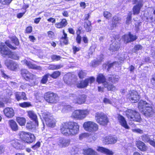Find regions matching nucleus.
<instances>
[{
    "label": "nucleus",
    "mask_w": 155,
    "mask_h": 155,
    "mask_svg": "<svg viewBox=\"0 0 155 155\" xmlns=\"http://www.w3.org/2000/svg\"><path fill=\"white\" fill-rule=\"evenodd\" d=\"M141 139L145 142H149L150 140V137L147 135H143L141 136Z\"/></svg>",
    "instance_id": "nucleus-44"
},
{
    "label": "nucleus",
    "mask_w": 155,
    "mask_h": 155,
    "mask_svg": "<svg viewBox=\"0 0 155 155\" xmlns=\"http://www.w3.org/2000/svg\"><path fill=\"white\" fill-rule=\"evenodd\" d=\"M120 46L119 42L115 40L110 45L109 50L111 52H115L118 50L120 48Z\"/></svg>",
    "instance_id": "nucleus-22"
},
{
    "label": "nucleus",
    "mask_w": 155,
    "mask_h": 155,
    "mask_svg": "<svg viewBox=\"0 0 155 155\" xmlns=\"http://www.w3.org/2000/svg\"><path fill=\"white\" fill-rule=\"evenodd\" d=\"M80 110L74 111L72 113V117L75 118L80 120Z\"/></svg>",
    "instance_id": "nucleus-37"
},
{
    "label": "nucleus",
    "mask_w": 155,
    "mask_h": 155,
    "mask_svg": "<svg viewBox=\"0 0 155 155\" xmlns=\"http://www.w3.org/2000/svg\"><path fill=\"white\" fill-rule=\"evenodd\" d=\"M142 46L140 45H137L135 46L133 49V51L134 52H135V51H134V50H135V51H139L140 50H141L142 48Z\"/></svg>",
    "instance_id": "nucleus-51"
},
{
    "label": "nucleus",
    "mask_w": 155,
    "mask_h": 155,
    "mask_svg": "<svg viewBox=\"0 0 155 155\" xmlns=\"http://www.w3.org/2000/svg\"><path fill=\"white\" fill-rule=\"evenodd\" d=\"M23 62L29 68L38 70L41 69V68L40 66L36 65L35 64H32L30 61H28L26 60H24L23 61Z\"/></svg>",
    "instance_id": "nucleus-23"
},
{
    "label": "nucleus",
    "mask_w": 155,
    "mask_h": 155,
    "mask_svg": "<svg viewBox=\"0 0 155 155\" xmlns=\"http://www.w3.org/2000/svg\"><path fill=\"white\" fill-rule=\"evenodd\" d=\"M67 22L65 19H62L60 22L57 23L55 24V27L58 28H61L65 27L67 25Z\"/></svg>",
    "instance_id": "nucleus-31"
},
{
    "label": "nucleus",
    "mask_w": 155,
    "mask_h": 155,
    "mask_svg": "<svg viewBox=\"0 0 155 155\" xmlns=\"http://www.w3.org/2000/svg\"><path fill=\"white\" fill-rule=\"evenodd\" d=\"M35 78V75H34L33 74L30 73L29 71L27 74L26 75V76L25 77V79L26 80H32L34 79Z\"/></svg>",
    "instance_id": "nucleus-42"
},
{
    "label": "nucleus",
    "mask_w": 155,
    "mask_h": 155,
    "mask_svg": "<svg viewBox=\"0 0 155 155\" xmlns=\"http://www.w3.org/2000/svg\"><path fill=\"white\" fill-rule=\"evenodd\" d=\"M95 80V78L93 77L87 78L84 81H81L80 83L77 84V87L79 88H83L86 87L90 83L91 84L93 83Z\"/></svg>",
    "instance_id": "nucleus-14"
},
{
    "label": "nucleus",
    "mask_w": 155,
    "mask_h": 155,
    "mask_svg": "<svg viewBox=\"0 0 155 155\" xmlns=\"http://www.w3.org/2000/svg\"><path fill=\"white\" fill-rule=\"evenodd\" d=\"M11 39L13 43H14L16 45H18L19 44V41L18 38L15 36L12 37Z\"/></svg>",
    "instance_id": "nucleus-47"
},
{
    "label": "nucleus",
    "mask_w": 155,
    "mask_h": 155,
    "mask_svg": "<svg viewBox=\"0 0 155 155\" xmlns=\"http://www.w3.org/2000/svg\"><path fill=\"white\" fill-rule=\"evenodd\" d=\"M12 0H1V2L3 5L9 4Z\"/></svg>",
    "instance_id": "nucleus-56"
},
{
    "label": "nucleus",
    "mask_w": 155,
    "mask_h": 155,
    "mask_svg": "<svg viewBox=\"0 0 155 155\" xmlns=\"http://www.w3.org/2000/svg\"><path fill=\"white\" fill-rule=\"evenodd\" d=\"M127 97L133 103L137 102L140 99L139 96L137 92L134 90L129 92Z\"/></svg>",
    "instance_id": "nucleus-13"
},
{
    "label": "nucleus",
    "mask_w": 155,
    "mask_h": 155,
    "mask_svg": "<svg viewBox=\"0 0 155 155\" xmlns=\"http://www.w3.org/2000/svg\"><path fill=\"white\" fill-rule=\"evenodd\" d=\"M48 36L50 38H53L54 36V34L51 31H49L48 32Z\"/></svg>",
    "instance_id": "nucleus-62"
},
{
    "label": "nucleus",
    "mask_w": 155,
    "mask_h": 155,
    "mask_svg": "<svg viewBox=\"0 0 155 155\" xmlns=\"http://www.w3.org/2000/svg\"><path fill=\"white\" fill-rule=\"evenodd\" d=\"M138 107L140 111L147 117H152L154 114L151 105L145 101L140 100L138 104Z\"/></svg>",
    "instance_id": "nucleus-2"
},
{
    "label": "nucleus",
    "mask_w": 155,
    "mask_h": 155,
    "mask_svg": "<svg viewBox=\"0 0 155 155\" xmlns=\"http://www.w3.org/2000/svg\"><path fill=\"white\" fill-rule=\"evenodd\" d=\"M61 74L60 72L59 71H56L54 72L53 73L50 74V76L53 78H56L59 77Z\"/></svg>",
    "instance_id": "nucleus-41"
},
{
    "label": "nucleus",
    "mask_w": 155,
    "mask_h": 155,
    "mask_svg": "<svg viewBox=\"0 0 155 155\" xmlns=\"http://www.w3.org/2000/svg\"><path fill=\"white\" fill-rule=\"evenodd\" d=\"M136 144L137 147L142 151H145L147 149V147L145 144L140 141H137Z\"/></svg>",
    "instance_id": "nucleus-27"
},
{
    "label": "nucleus",
    "mask_w": 155,
    "mask_h": 155,
    "mask_svg": "<svg viewBox=\"0 0 155 155\" xmlns=\"http://www.w3.org/2000/svg\"><path fill=\"white\" fill-rule=\"evenodd\" d=\"M84 27L87 32L91 31V23L89 20H87L84 23Z\"/></svg>",
    "instance_id": "nucleus-32"
},
{
    "label": "nucleus",
    "mask_w": 155,
    "mask_h": 155,
    "mask_svg": "<svg viewBox=\"0 0 155 155\" xmlns=\"http://www.w3.org/2000/svg\"><path fill=\"white\" fill-rule=\"evenodd\" d=\"M80 120L83 119L85 118L89 113L88 111L87 110H80Z\"/></svg>",
    "instance_id": "nucleus-33"
},
{
    "label": "nucleus",
    "mask_w": 155,
    "mask_h": 155,
    "mask_svg": "<svg viewBox=\"0 0 155 155\" xmlns=\"http://www.w3.org/2000/svg\"><path fill=\"white\" fill-rule=\"evenodd\" d=\"M102 56L99 57L97 60H94L92 61L91 65L93 67H95L100 64L103 59Z\"/></svg>",
    "instance_id": "nucleus-30"
},
{
    "label": "nucleus",
    "mask_w": 155,
    "mask_h": 155,
    "mask_svg": "<svg viewBox=\"0 0 155 155\" xmlns=\"http://www.w3.org/2000/svg\"><path fill=\"white\" fill-rule=\"evenodd\" d=\"M125 113L127 117L130 120L139 122L141 120L140 114L135 110L127 109Z\"/></svg>",
    "instance_id": "nucleus-4"
},
{
    "label": "nucleus",
    "mask_w": 155,
    "mask_h": 155,
    "mask_svg": "<svg viewBox=\"0 0 155 155\" xmlns=\"http://www.w3.org/2000/svg\"><path fill=\"white\" fill-rule=\"evenodd\" d=\"M122 38L124 42L127 43L136 40L137 38V37L136 35H134L131 34L130 33H129L128 35H124Z\"/></svg>",
    "instance_id": "nucleus-20"
},
{
    "label": "nucleus",
    "mask_w": 155,
    "mask_h": 155,
    "mask_svg": "<svg viewBox=\"0 0 155 155\" xmlns=\"http://www.w3.org/2000/svg\"><path fill=\"white\" fill-rule=\"evenodd\" d=\"M133 131L140 134H142L143 131L140 129H135L132 130Z\"/></svg>",
    "instance_id": "nucleus-61"
},
{
    "label": "nucleus",
    "mask_w": 155,
    "mask_h": 155,
    "mask_svg": "<svg viewBox=\"0 0 155 155\" xmlns=\"http://www.w3.org/2000/svg\"><path fill=\"white\" fill-rule=\"evenodd\" d=\"M31 105L30 103L28 102H24L23 103L19 104V105L22 107H29Z\"/></svg>",
    "instance_id": "nucleus-49"
},
{
    "label": "nucleus",
    "mask_w": 155,
    "mask_h": 155,
    "mask_svg": "<svg viewBox=\"0 0 155 155\" xmlns=\"http://www.w3.org/2000/svg\"><path fill=\"white\" fill-rule=\"evenodd\" d=\"M70 97L74 103L81 104L85 102L86 96L84 94H71Z\"/></svg>",
    "instance_id": "nucleus-9"
},
{
    "label": "nucleus",
    "mask_w": 155,
    "mask_h": 155,
    "mask_svg": "<svg viewBox=\"0 0 155 155\" xmlns=\"http://www.w3.org/2000/svg\"><path fill=\"white\" fill-rule=\"evenodd\" d=\"M131 15L132 13L131 12L128 15L127 17V20L126 21V23L127 24H130V21L131 19Z\"/></svg>",
    "instance_id": "nucleus-54"
},
{
    "label": "nucleus",
    "mask_w": 155,
    "mask_h": 155,
    "mask_svg": "<svg viewBox=\"0 0 155 155\" xmlns=\"http://www.w3.org/2000/svg\"><path fill=\"white\" fill-rule=\"evenodd\" d=\"M28 116L31 120L35 121V124L38 126V121L37 115L35 112L32 110H30L27 112Z\"/></svg>",
    "instance_id": "nucleus-24"
},
{
    "label": "nucleus",
    "mask_w": 155,
    "mask_h": 155,
    "mask_svg": "<svg viewBox=\"0 0 155 155\" xmlns=\"http://www.w3.org/2000/svg\"><path fill=\"white\" fill-rule=\"evenodd\" d=\"M32 31V28L31 26H28L27 28L26 29V32L28 33H29L31 32Z\"/></svg>",
    "instance_id": "nucleus-63"
},
{
    "label": "nucleus",
    "mask_w": 155,
    "mask_h": 155,
    "mask_svg": "<svg viewBox=\"0 0 155 155\" xmlns=\"http://www.w3.org/2000/svg\"><path fill=\"white\" fill-rule=\"evenodd\" d=\"M152 84L154 87H155V74L151 80Z\"/></svg>",
    "instance_id": "nucleus-64"
},
{
    "label": "nucleus",
    "mask_w": 155,
    "mask_h": 155,
    "mask_svg": "<svg viewBox=\"0 0 155 155\" xmlns=\"http://www.w3.org/2000/svg\"><path fill=\"white\" fill-rule=\"evenodd\" d=\"M1 53L4 57L7 56L8 57L15 60H18L19 56L16 53L12 52L6 47L4 43H2L0 45Z\"/></svg>",
    "instance_id": "nucleus-3"
},
{
    "label": "nucleus",
    "mask_w": 155,
    "mask_h": 155,
    "mask_svg": "<svg viewBox=\"0 0 155 155\" xmlns=\"http://www.w3.org/2000/svg\"><path fill=\"white\" fill-rule=\"evenodd\" d=\"M86 74L85 71H81L78 73V76L81 78H83L86 75Z\"/></svg>",
    "instance_id": "nucleus-52"
},
{
    "label": "nucleus",
    "mask_w": 155,
    "mask_h": 155,
    "mask_svg": "<svg viewBox=\"0 0 155 155\" xmlns=\"http://www.w3.org/2000/svg\"><path fill=\"white\" fill-rule=\"evenodd\" d=\"M147 19L149 21H150L151 22L155 21V15H150L147 18Z\"/></svg>",
    "instance_id": "nucleus-58"
},
{
    "label": "nucleus",
    "mask_w": 155,
    "mask_h": 155,
    "mask_svg": "<svg viewBox=\"0 0 155 155\" xmlns=\"http://www.w3.org/2000/svg\"><path fill=\"white\" fill-rule=\"evenodd\" d=\"M12 145L17 149H22L24 146L20 144L18 142V140H14L11 141Z\"/></svg>",
    "instance_id": "nucleus-29"
},
{
    "label": "nucleus",
    "mask_w": 155,
    "mask_h": 155,
    "mask_svg": "<svg viewBox=\"0 0 155 155\" xmlns=\"http://www.w3.org/2000/svg\"><path fill=\"white\" fill-rule=\"evenodd\" d=\"M83 127L85 130L89 132H94L98 129V126L93 121H88L84 123Z\"/></svg>",
    "instance_id": "nucleus-8"
},
{
    "label": "nucleus",
    "mask_w": 155,
    "mask_h": 155,
    "mask_svg": "<svg viewBox=\"0 0 155 155\" xmlns=\"http://www.w3.org/2000/svg\"><path fill=\"white\" fill-rule=\"evenodd\" d=\"M117 140V137H113L111 136H108L106 137L104 140V143L106 144L114 143Z\"/></svg>",
    "instance_id": "nucleus-25"
},
{
    "label": "nucleus",
    "mask_w": 155,
    "mask_h": 155,
    "mask_svg": "<svg viewBox=\"0 0 155 155\" xmlns=\"http://www.w3.org/2000/svg\"><path fill=\"white\" fill-rule=\"evenodd\" d=\"M63 67V65L61 64H52L49 66L48 68L49 69L51 70H57Z\"/></svg>",
    "instance_id": "nucleus-40"
},
{
    "label": "nucleus",
    "mask_w": 155,
    "mask_h": 155,
    "mask_svg": "<svg viewBox=\"0 0 155 155\" xmlns=\"http://www.w3.org/2000/svg\"><path fill=\"white\" fill-rule=\"evenodd\" d=\"M71 107L69 105H67L65 106L63 109V111H65L66 110H71Z\"/></svg>",
    "instance_id": "nucleus-60"
},
{
    "label": "nucleus",
    "mask_w": 155,
    "mask_h": 155,
    "mask_svg": "<svg viewBox=\"0 0 155 155\" xmlns=\"http://www.w3.org/2000/svg\"><path fill=\"white\" fill-rule=\"evenodd\" d=\"M121 21V18L117 16H114L112 19V23L110 29L112 30L118 26V24H120Z\"/></svg>",
    "instance_id": "nucleus-18"
},
{
    "label": "nucleus",
    "mask_w": 155,
    "mask_h": 155,
    "mask_svg": "<svg viewBox=\"0 0 155 155\" xmlns=\"http://www.w3.org/2000/svg\"><path fill=\"white\" fill-rule=\"evenodd\" d=\"M16 120L18 123L21 126H24L25 125L26 120L24 117H17Z\"/></svg>",
    "instance_id": "nucleus-38"
},
{
    "label": "nucleus",
    "mask_w": 155,
    "mask_h": 155,
    "mask_svg": "<svg viewBox=\"0 0 155 155\" xmlns=\"http://www.w3.org/2000/svg\"><path fill=\"white\" fill-rule=\"evenodd\" d=\"M36 126H37L36 124H35V125H34L33 124L32 122H30L27 123L26 125V127L28 129H31L35 127Z\"/></svg>",
    "instance_id": "nucleus-45"
},
{
    "label": "nucleus",
    "mask_w": 155,
    "mask_h": 155,
    "mask_svg": "<svg viewBox=\"0 0 155 155\" xmlns=\"http://www.w3.org/2000/svg\"><path fill=\"white\" fill-rule=\"evenodd\" d=\"M117 118L118 122L121 126L126 129H130V127L127 125V121L123 116L120 114H118Z\"/></svg>",
    "instance_id": "nucleus-17"
},
{
    "label": "nucleus",
    "mask_w": 155,
    "mask_h": 155,
    "mask_svg": "<svg viewBox=\"0 0 155 155\" xmlns=\"http://www.w3.org/2000/svg\"><path fill=\"white\" fill-rule=\"evenodd\" d=\"M119 64L118 63V62L115 61L113 63L107 64H104V67H105V68H107L108 71H109L111 68L114 65L116 66H117Z\"/></svg>",
    "instance_id": "nucleus-35"
},
{
    "label": "nucleus",
    "mask_w": 155,
    "mask_h": 155,
    "mask_svg": "<svg viewBox=\"0 0 155 155\" xmlns=\"http://www.w3.org/2000/svg\"><path fill=\"white\" fill-rule=\"evenodd\" d=\"M119 77L117 75H113L111 77H109L108 80L109 81H111L113 83H115L117 82L119 79Z\"/></svg>",
    "instance_id": "nucleus-34"
},
{
    "label": "nucleus",
    "mask_w": 155,
    "mask_h": 155,
    "mask_svg": "<svg viewBox=\"0 0 155 155\" xmlns=\"http://www.w3.org/2000/svg\"><path fill=\"white\" fill-rule=\"evenodd\" d=\"M19 134L20 138L25 142V141L30 142L29 140L27 139V138H28V137H31V139L32 140L34 138V135L30 133L21 131L20 132Z\"/></svg>",
    "instance_id": "nucleus-15"
},
{
    "label": "nucleus",
    "mask_w": 155,
    "mask_h": 155,
    "mask_svg": "<svg viewBox=\"0 0 155 155\" xmlns=\"http://www.w3.org/2000/svg\"><path fill=\"white\" fill-rule=\"evenodd\" d=\"M3 112L5 115L9 118L12 117L15 114L14 110L11 107H8L5 108L3 110Z\"/></svg>",
    "instance_id": "nucleus-19"
},
{
    "label": "nucleus",
    "mask_w": 155,
    "mask_h": 155,
    "mask_svg": "<svg viewBox=\"0 0 155 155\" xmlns=\"http://www.w3.org/2000/svg\"><path fill=\"white\" fill-rule=\"evenodd\" d=\"M96 150L99 152L109 155H113L114 154L112 151L102 147L97 146Z\"/></svg>",
    "instance_id": "nucleus-21"
},
{
    "label": "nucleus",
    "mask_w": 155,
    "mask_h": 155,
    "mask_svg": "<svg viewBox=\"0 0 155 155\" xmlns=\"http://www.w3.org/2000/svg\"><path fill=\"white\" fill-rule=\"evenodd\" d=\"M28 71L26 69H21V74L25 79V77L26 76Z\"/></svg>",
    "instance_id": "nucleus-48"
},
{
    "label": "nucleus",
    "mask_w": 155,
    "mask_h": 155,
    "mask_svg": "<svg viewBox=\"0 0 155 155\" xmlns=\"http://www.w3.org/2000/svg\"><path fill=\"white\" fill-rule=\"evenodd\" d=\"M63 35L61 39V41L63 42L65 45H67L68 43V38L67 36V34L64 33V31L63 32Z\"/></svg>",
    "instance_id": "nucleus-39"
},
{
    "label": "nucleus",
    "mask_w": 155,
    "mask_h": 155,
    "mask_svg": "<svg viewBox=\"0 0 155 155\" xmlns=\"http://www.w3.org/2000/svg\"><path fill=\"white\" fill-rule=\"evenodd\" d=\"M5 44L8 46L9 48H11V49H15L16 48V47H14L12 46L11 45L10 43V42L9 41H7L5 42Z\"/></svg>",
    "instance_id": "nucleus-57"
},
{
    "label": "nucleus",
    "mask_w": 155,
    "mask_h": 155,
    "mask_svg": "<svg viewBox=\"0 0 155 155\" xmlns=\"http://www.w3.org/2000/svg\"><path fill=\"white\" fill-rule=\"evenodd\" d=\"M119 58V61L117 62L118 63L120 64L124 60H128L129 59V56L124 53L121 54Z\"/></svg>",
    "instance_id": "nucleus-36"
},
{
    "label": "nucleus",
    "mask_w": 155,
    "mask_h": 155,
    "mask_svg": "<svg viewBox=\"0 0 155 155\" xmlns=\"http://www.w3.org/2000/svg\"><path fill=\"white\" fill-rule=\"evenodd\" d=\"M83 153L84 155H98L97 152L90 148L83 149Z\"/></svg>",
    "instance_id": "nucleus-26"
},
{
    "label": "nucleus",
    "mask_w": 155,
    "mask_h": 155,
    "mask_svg": "<svg viewBox=\"0 0 155 155\" xmlns=\"http://www.w3.org/2000/svg\"><path fill=\"white\" fill-rule=\"evenodd\" d=\"M70 142L69 139L61 138L58 139L57 144L60 147H68L69 145Z\"/></svg>",
    "instance_id": "nucleus-16"
},
{
    "label": "nucleus",
    "mask_w": 155,
    "mask_h": 155,
    "mask_svg": "<svg viewBox=\"0 0 155 155\" xmlns=\"http://www.w3.org/2000/svg\"><path fill=\"white\" fill-rule=\"evenodd\" d=\"M105 77L102 74H99L97 78V81L98 83H102L105 88L109 91H114L115 87L111 84H109L106 81Z\"/></svg>",
    "instance_id": "nucleus-5"
},
{
    "label": "nucleus",
    "mask_w": 155,
    "mask_h": 155,
    "mask_svg": "<svg viewBox=\"0 0 155 155\" xmlns=\"http://www.w3.org/2000/svg\"><path fill=\"white\" fill-rule=\"evenodd\" d=\"M5 64L8 69L12 71H16L19 68L18 64L11 60H6Z\"/></svg>",
    "instance_id": "nucleus-12"
},
{
    "label": "nucleus",
    "mask_w": 155,
    "mask_h": 155,
    "mask_svg": "<svg viewBox=\"0 0 155 155\" xmlns=\"http://www.w3.org/2000/svg\"><path fill=\"white\" fill-rule=\"evenodd\" d=\"M89 134L88 133H84L80 135L79 136V138L80 140H82L84 138L89 137Z\"/></svg>",
    "instance_id": "nucleus-46"
},
{
    "label": "nucleus",
    "mask_w": 155,
    "mask_h": 155,
    "mask_svg": "<svg viewBox=\"0 0 155 155\" xmlns=\"http://www.w3.org/2000/svg\"><path fill=\"white\" fill-rule=\"evenodd\" d=\"M95 118L97 122L102 125H106L108 122L107 116L102 112L96 113L95 114Z\"/></svg>",
    "instance_id": "nucleus-7"
},
{
    "label": "nucleus",
    "mask_w": 155,
    "mask_h": 155,
    "mask_svg": "<svg viewBox=\"0 0 155 155\" xmlns=\"http://www.w3.org/2000/svg\"><path fill=\"white\" fill-rule=\"evenodd\" d=\"M20 94L21 92H16L15 94L16 98L18 101H19L21 99V96Z\"/></svg>",
    "instance_id": "nucleus-55"
},
{
    "label": "nucleus",
    "mask_w": 155,
    "mask_h": 155,
    "mask_svg": "<svg viewBox=\"0 0 155 155\" xmlns=\"http://www.w3.org/2000/svg\"><path fill=\"white\" fill-rule=\"evenodd\" d=\"M42 116L45 120L46 124L49 127H53L55 125V120L49 112H44L42 113Z\"/></svg>",
    "instance_id": "nucleus-6"
},
{
    "label": "nucleus",
    "mask_w": 155,
    "mask_h": 155,
    "mask_svg": "<svg viewBox=\"0 0 155 155\" xmlns=\"http://www.w3.org/2000/svg\"><path fill=\"white\" fill-rule=\"evenodd\" d=\"M40 146V143L39 142H37L35 144L32 146V148L35 150L37 148L39 147Z\"/></svg>",
    "instance_id": "nucleus-59"
},
{
    "label": "nucleus",
    "mask_w": 155,
    "mask_h": 155,
    "mask_svg": "<svg viewBox=\"0 0 155 155\" xmlns=\"http://www.w3.org/2000/svg\"><path fill=\"white\" fill-rule=\"evenodd\" d=\"M44 97L47 101L51 103H55L58 100V97L57 94L50 92L46 93Z\"/></svg>",
    "instance_id": "nucleus-10"
},
{
    "label": "nucleus",
    "mask_w": 155,
    "mask_h": 155,
    "mask_svg": "<svg viewBox=\"0 0 155 155\" xmlns=\"http://www.w3.org/2000/svg\"><path fill=\"white\" fill-rule=\"evenodd\" d=\"M51 58L52 60L54 61H58L61 59V57L59 56L53 55L51 56Z\"/></svg>",
    "instance_id": "nucleus-53"
},
{
    "label": "nucleus",
    "mask_w": 155,
    "mask_h": 155,
    "mask_svg": "<svg viewBox=\"0 0 155 155\" xmlns=\"http://www.w3.org/2000/svg\"><path fill=\"white\" fill-rule=\"evenodd\" d=\"M61 133L65 136H74L79 133V126L75 122L64 123L61 129Z\"/></svg>",
    "instance_id": "nucleus-1"
},
{
    "label": "nucleus",
    "mask_w": 155,
    "mask_h": 155,
    "mask_svg": "<svg viewBox=\"0 0 155 155\" xmlns=\"http://www.w3.org/2000/svg\"><path fill=\"white\" fill-rule=\"evenodd\" d=\"M133 3L134 4H137L134 6L133 10L134 15H137L140 13V10L143 5V0H133Z\"/></svg>",
    "instance_id": "nucleus-11"
},
{
    "label": "nucleus",
    "mask_w": 155,
    "mask_h": 155,
    "mask_svg": "<svg viewBox=\"0 0 155 155\" xmlns=\"http://www.w3.org/2000/svg\"><path fill=\"white\" fill-rule=\"evenodd\" d=\"M50 75V74H49L44 75L41 81V83L43 84L46 83L48 80V78Z\"/></svg>",
    "instance_id": "nucleus-43"
},
{
    "label": "nucleus",
    "mask_w": 155,
    "mask_h": 155,
    "mask_svg": "<svg viewBox=\"0 0 155 155\" xmlns=\"http://www.w3.org/2000/svg\"><path fill=\"white\" fill-rule=\"evenodd\" d=\"M103 15L106 18L109 19L112 16L111 14L107 11H104L103 13Z\"/></svg>",
    "instance_id": "nucleus-50"
},
{
    "label": "nucleus",
    "mask_w": 155,
    "mask_h": 155,
    "mask_svg": "<svg viewBox=\"0 0 155 155\" xmlns=\"http://www.w3.org/2000/svg\"><path fill=\"white\" fill-rule=\"evenodd\" d=\"M8 124L11 129L13 131H16L18 130V126L16 122L13 120L8 121Z\"/></svg>",
    "instance_id": "nucleus-28"
}]
</instances>
